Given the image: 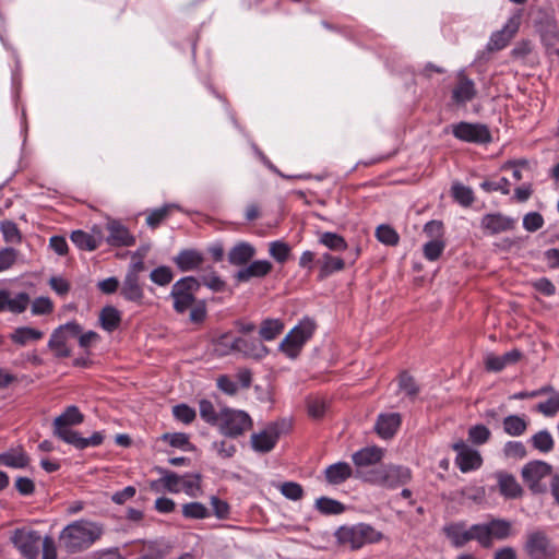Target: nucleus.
Masks as SVG:
<instances>
[{"instance_id": "obj_10", "label": "nucleus", "mask_w": 559, "mask_h": 559, "mask_svg": "<svg viewBox=\"0 0 559 559\" xmlns=\"http://www.w3.org/2000/svg\"><path fill=\"white\" fill-rule=\"evenodd\" d=\"M200 287L201 283L193 276H187L177 281L170 292L175 311L183 313L192 307L195 301V294Z\"/></svg>"}, {"instance_id": "obj_60", "label": "nucleus", "mask_w": 559, "mask_h": 559, "mask_svg": "<svg viewBox=\"0 0 559 559\" xmlns=\"http://www.w3.org/2000/svg\"><path fill=\"white\" fill-rule=\"evenodd\" d=\"M17 260V251L13 248L0 249V273L11 269Z\"/></svg>"}, {"instance_id": "obj_22", "label": "nucleus", "mask_w": 559, "mask_h": 559, "mask_svg": "<svg viewBox=\"0 0 559 559\" xmlns=\"http://www.w3.org/2000/svg\"><path fill=\"white\" fill-rule=\"evenodd\" d=\"M477 94L475 83L463 72L457 74V83L452 91V99L456 104H466Z\"/></svg>"}, {"instance_id": "obj_58", "label": "nucleus", "mask_w": 559, "mask_h": 559, "mask_svg": "<svg viewBox=\"0 0 559 559\" xmlns=\"http://www.w3.org/2000/svg\"><path fill=\"white\" fill-rule=\"evenodd\" d=\"M175 418L183 424H190L195 419V411L187 404H179L173 407Z\"/></svg>"}, {"instance_id": "obj_56", "label": "nucleus", "mask_w": 559, "mask_h": 559, "mask_svg": "<svg viewBox=\"0 0 559 559\" xmlns=\"http://www.w3.org/2000/svg\"><path fill=\"white\" fill-rule=\"evenodd\" d=\"M163 440L167 441L171 447L179 448L182 450H190L192 447L189 442L188 435L183 432H175V433H164Z\"/></svg>"}, {"instance_id": "obj_6", "label": "nucleus", "mask_w": 559, "mask_h": 559, "mask_svg": "<svg viewBox=\"0 0 559 559\" xmlns=\"http://www.w3.org/2000/svg\"><path fill=\"white\" fill-rule=\"evenodd\" d=\"M316 322L309 318L302 319L281 342L280 349L292 359L296 358L302 346L311 338Z\"/></svg>"}, {"instance_id": "obj_25", "label": "nucleus", "mask_w": 559, "mask_h": 559, "mask_svg": "<svg viewBox=\"0 0 559 559\" xmlns=\"http://www.w3.org/2000/svg\"><path fill=\"white\" fill-rule=\"evenodd\" d=\"M401 426L399 413L381 414L376 424L377 433L383 439L392 438Z\"/></svg>"}, {"instance_id": "obj_40", "label": "nucleus", "mask_w": 559, "mask_h": 559, "mask_svg": "<svg viewBox=\"0 0 559 559\" xmlns=\"http://www.w3.org/2000/svg\"><path fill=\"white\" fill-rule=\"evenodd\" d=\"M530 442L535 450L542 453H549L555 447V440L551 433L546 429L534 433Z\"/></svg>"}, {"instance_id": "obj_54", "label": "nucleus", "mask_w": 559, "mask_h": 559, "mask_svg": "<svg viewBox=\"0 0 559 559\" xmlns=\"http://www.w3.org/2000/svg\"><path fill=\"white\" fill-rule=\"evenodd\" d=\"M281 493L293 501H298L304 497L301 485L295 481H285L280 486Z\"/></svg>"}, {"instance_id": "obj_48", "label": "nucleus", "mask_w": 559, "mask_h": 559, "mask_svg": "<svg viewBox=\"0 0 559 559\" xmlns=\"http://www.w3.org/2000/svg\"><path fill=\"white\" fill-rule=\"evenodd\" d=\"M491 437V431L485 425H475L468 429V441L475 445L485 444Z\"/></svg>"}, {"instance_id": "obj_46", "label": "nucleus", "mask_w": 559, "mask_h": 559, "mask_svg": "<svg viewBox=\"0 0 559 559\" xmlns=\"http://www.w3.org/2000/svg\"><path fill=\"white\" fill-rule=\"evenodd\" d=\"M199 411L201 418L206 421L210 425H216L218 424L221 419V412L217 413L215 411V407L213 403L209 400H201L199 402Z\"/></svg>"}, {"instance_id": "obj_50", "label": "nucleus", "mask_w": 559, "mask_h": 559, "mask_svg": "<svg viewBox=\"0 0 559 559\" xmlns=\"http://www.w3.org/2000/svg\"><path fill=\"white\" fill-rule=\"evenodd\" d=\"M452 193L454 199L463 206H469L474 202L473 190L462 183H454Z\"/></svg>"}, {"instance_id": "obj_1", "label": "nucleus", "mask_w": 559, "mask_h": 559, "mask_svg": "<svg viewBox=\"0 0 559 559\" xmlns=\"http://www.w3.org/2000/svg\"><path fill=\"white\" fill-rule=\"evenodd\" d=\"M443 534L455 548H462L472 540L478 543L483 548H491L493 540L508 539L513 534L512 523L509 520L491 518L484 523H476L471 526L466 522H451L443 526Z\"/></svg>"}, {"instance_id": "obj_2", "label": "nucleus", "mask_w": 559, "mask_h": 559, "mask_svg": "<svg viewBox=\"0 0 559 559\" xmlns=\"http://www.w3.org/2000/svg\"><path fill=\"white\" fill-rule=\"evenodd\" d=\"M83 421L84 415L80 412L78 406H67L64 411L53 419V436L79 450L100 445L105 439L103 432L96 431L90 438H83L79 432L71 429V427L81 425Z\"/></svg>"}, {"instance_id": "obj_47", "label": "nucleus", "mask_w": 559, "mask_h": 559, "mask_svg": "<svg viewBox=\"0 0 559 559\" xmlns=\"http://www.w3.org/2000/svg\"><path fill=\"white\" fill-rule=\"evenodd\" d=\"M0 231L2 233L5 242L20 243L22 240L17 225L12 221H2L0 223Z\"/></svg>"}, {"instance_id": "obj_38", "label": "nucleus", "mask_w": 559, "mask_h": 559, "mask_svg": "<svg viewBox=\"0 0 559 559\" xmlns=\"http://www.w3.org/2000/svg\"><path fill=\"white\" fill-rule=\"evenodd\" d=\"M320 263V278H325L332 273L342 271L345 267V262L338 257L324 253L319 260Z\"/></svg>"}, {"instance_id": "obj_3", "label": "nucleus", "mask_w": 559, "mask_h": 559, "mask_svg": "<svg viewBox=\"0 0 559 559\" xmlns=\"http://www.w3.org/2000/svg\"><path fill=\"white\" fill-rule=\"evenodd\" d=\"M105 533L104 524L81 519L68 524L59 535L61 547L69 554L91 548Z\"/></svg>"}, {"instance_id": "obj_59", "label": "nucleus", "mask_w": 559, "mask_h": 559, "mask_svg": "<svg viewBox=\"0 0 559 559\" xmlns=\"http://www.w3.org/2000/svg\"><path fill=\"white\" fill-rule=\"evenodd\" d=\"M308 414L313 419H320L326 411V403L323 399L312 397L307 402Z\"/></svg>"}, {"instance_id": "obj_21", "label": "nucleus", "mask_w": 559, "mask_h": 559, "mask_svg": "<svg viewBox=\"0 0 559 559\" xmlns=\"http://www.w3.org/2000/svg\"><path fill=\"white\" fill-rule=\"evenodd\" d=\"M103 239V233L97 227H94L91 234L83 230H74L71 234L72 242L81 250L93 251L102 245Z\"/></svg>"}, {"instance_id": "obj_43", "label": "nucleus", "mask_w": 559, "mask_h": 559, "mask_svg": "<svg viewBox=\"0 0 559 559\" xmlns=\"http://www.w3.org/2000/svg\"><path fill=\"white\" fill-rule=\"evenodd\" d=\"M376 238L385 246H396L400 241L397 231L390 225H380L376 229Z\"/></svg>"}, {"instance_id": "obj_27", "label": "nucleus", "mask_w": 559, "mask_h": 559, "mask_svg": "<svg viewBox=\"0 0 559 559\" xmlns=\"http://www.w3.org/2000/svg\"><path fill=\"white\" fill-rule=\"evenodd\" d=\"M29 464V456L22 448H13L0 454V465L11 468H25Z\"/></svg>"}, {"instance_id": "obj_7", "label": "nucleus", "mask_w": 559, "mask_h": 559, "mask_svg": "<svg viewBox=\"0 0 559 559\" xmlns=\"http://www.w3.org/2000/svg\"><path fill=\"white\" fill-rule=\"evenodd\" d=\"M289 427L290 425L286 419L269 423L263 430L251 435L250 443L252 449L259 453L271 452L280 437L287 432Z\"/></svg>"}, {"instance_id": "obj_16", "label": "nucleus", "mask_w": 559, "mask_h": 559, "mask_svg": "<svg viewBox=\"0 0 559 559\" xmlns=\"http://www.w3.org/2000/svg\"><path fill=\"white\" fill-rule=\"evenodd\" d=\"M452 449L456 452L455 464L462 473H468L481 466L480 453L469 448L463 440L453 443Z\"/></svg>"}, {"instance_id": "obj_41", "label": "nucleus", "mask_w": 559, "mask_h": 559, "mask_svg": "<svg viewBox=\"0 0 559 559\" xmlns=\"http://www.w3.org/2000/svg\"><path fill=\"white\" fill-rule=\"evenodd\" d=\"M177 204H165L162 207L152 210L146 216V224L148 227L157 228L174 210H178Z\"/></svg>"}, {"instance_id": "obj_24", "label": "nucleus", "mask_w": 559, "mask_h": 559, "mask_svg": "<svg viewBox=\"0 0 559 559\" xmlns=\"http://www.w3.org/2000/svg\"><path fill=\"white\" fill-rule=\"evenodd\" d=\"M237 353L246 358L260 360L269 354V348L261 341L238 337Z\"/></svg>"}, {"instance_id": "obj_29", "label": "nucleus", "mask_w": 559, "mask_h": 559, "mask_svg": "<svg viewBox=\"0 0 559 559\" xmlns=\"http://www.w3.org/2000/svg\"><path fill=\"white\" fill-rule=\"evenodd\" d=\"M98 321L103 330L111 333L120 326L122 314L116 307L106 306L100 310Z\"/></svg>"}, {"instance_id": "obj_55", "label": "nucleus", "mask_w": 559, "mask_h": 559, "mask_svg": "<svg viewBox=\"0 0 559 559\" xmlns=\"http://www.w3.org/2000/svg\"><path fill=\"white\" fill-rule=\"evenodd\" d=\"M503 454L508 459L522 460L527 455V451L522 442L508 441L503 447Z\"/></svg>"}, {"instance_id": "obj_34", "label": "nucleus", "mask_w": 559, "mask_h": 559, "mask_svg": "<svg viewBox=\"0 0 559 559\" xmlns=\"http://www.w3.org/2000/svg\"><path fill=\"white\" fill-rule=\"evenodd\" d=\"M383 451L380 448L371 447L361 449L353 454V461L356 466L364 467L377 464L381 461Z\"/></svg>"}, {"instance_id": "obj_4", "label": "nucleus", "mask_w": 559, "mask_h": 559, "mask_svg": "<svg viewBox=\"0 0 559 559\" xmlns=\"http://www.w3.org/2000/svg\"><path fill=\"white\" fill-rule=\"evenodd\" d=\"M335 537L340 545L357 550L367 544L380 542L383 538V534L370 524L358 523L338 527L335 532Z\"/></svg>"}, {"instance_id": "obj_33", "label": "nucleus", "mask_w": 559, "mask_h": 559, "mask_svg": "<svg viewBox=\"0 0 559 559\" xmlns=\"http://www.w3.org/2000/svg\"><path fill=\"white\" fill-rule=\"evenodd\" d=\"M68 335L62 333L61 329H56L48 341V348L57 358H66L71 355V349L67 345Z\"/></svg>"}, {"instance_id": "obj_28", "label": "nucleus", "mask_w": 559, "mask_h": 559, "mask_svg": "<svg viewBox=\"0 0 559 559\" xmlns=\"http://www.w3.org/2000/svg\"><path fill=\"white\" fill-rule=\"evenodd\" d=\"M324 475L329 484L340 485L353 475V469L348 463L337 462L329 465L324 471Z\"/></svg>"}, {"instance_id": "obj_20", "label": "nucleus", "mask_w": 559, "mask_h": 559, "mask_svg": "<svg viewBox=\"0 0 559 559\" xmlns=\"http://www.w3.org/2000/svg\"><path fill=\"white\" fill-rule=\"evenodd\" d=\"M29 304V296L26 293H19L14 296L7 290H0V312L10 311L21 313L26 310Z\"/></svg>"}, {"instance_id": "obj_52", "label": "nucleus", "mask_w": 559, "mask_h": 559, "mask_svg": "<svg viewBox=\"0 0 559 559\" xmlns=\"http://www.w3.org/2000/svg\"><path fill=\"white\" fill-rule=\"evenodd\" d=\"M445 243L442 239H431L424 246V257L429 261H436L442 254Z\"/></svg>"}, {"instance_id": "obj_9", "label": "nucleus", "mask_w": 559, "mask_h": 559, "mask_svg": "<svg viewBox=\"0 0 559 559\" xmlns=\"http://www.w3.org/2000/svg\"><path fill=\"white\" fill-rule=\"evenodd\" d=\"M217 426L224 436L237 438L252 427V419L243 411L224 408L221 411Z\"/></svg>"}, {"instance_id": "obj_23", "label": "nucleus", "mask_w": 559, "mask_h": 559, "mask_svg": "<svg viewBox=\"0 0 559 559\" xmlns=\"http://www.w3.org/2000/svg\"><path fill=\"white\" fill-rule=\"evenodd\" d=\"M521 357L522 353L519 349H512L502 356L488 354L485 358V366L489 371L499 372L507 366L516 364Z\"/></svg>"}, {"instance_id": "obj_32", "label": "nucleus", "mask_w": 559, "mask_h": 559, "mask_svg": "<svg viewBox=\"0 0 559 559\" xmlns=\"http://www.w3.org/2000/svg\"><path fill=\"white\" fill-rule=\"evenodd\" d=\"M498 484L500 493L508 499H516L523 493L521 485L510 474H499Z\"/></svg>"}, {"instance_id": "obj_42", "label": "nucleus", "mask_w": 559, "mask_h": 559, "mask_svg": "<svg viewBox=\"0 0 559 559\" xmlns=\"http://www.w3.org/2000/svg\"><path fill=\"white\" fill-rule=\"evenodd\" d=\"M317 510L326 515L331 514H341L344 512L345 508L342 502L334 500L329 497H320L316 500Z\"/></svg>"}, {"instance_id": "obj_63", "label": "nucleus", "mask_w": 559, "mask_h": 559, "mask_svg": "<svg viewBox=\"0 0 559 559\" xmlns=\"http://www.w3.org/2000/svg\"><path fill=\"white\" fill-rule=\"evenodd\" d=\"M480 188L486 192L500 191L502 194L510 193V182L507 178H501L499 181H483Z\"/></svg>"}, {"instance_id": "obj_31", "label": "nucleus", "mask_w": 559, "mask_h": 559, "mask_svg": "<svg viewBox=\"0 0 559 559\" xmlns=\"http://www.w3.org/2000/svg\"><path fill=\"white\" fill-rule=\"evenodd\" d=\"M255 254V249L248 242H239L228 252V261L233 265H246Z\"/></svg>"}, {"instance_id": "obj_57", "label": "nucleus", "mask_w": 559, "mask_h": 559, "mask_svg": "<svg viewBox=\"0 0 559 559\" xmlns=\"http://www.w3.org/2000/svg\"><path fill=\"white\" fill-rule=\"evenodd\" d=\"M173 272L168 266H158L150 274L151 281L159 286L169 284L173 281Z\"/></svg>"}, {"instance_id": "obj_49", "label": "nucleus", "mask_w": 559, "mask_h": 559, "mask_svg": "<svg viewBox=\"0 0 559 559\" xmlns=\"http://www.w3.org/2000/svg\"><path fill=\"white\" fill-rule=\"evenodd\" d=\"M182 514L188 519H205L210 515L207 508L201 502H190L182 506Z\"/></svg>"}, {"instance_id": "obj_15", "label": "nucleus", "mask_w": 559, "mask_h": 559, "mask_svg": "<svg viewBox=\"0 0 559 559\" xmlns=\"http://www.w3.org/2000/svg\"><path fill=\"white\" fill-rule=\"evenodd\" d=\"M521 475L533 492L540 493L544 488L539 481L551 475V466L543 461H532L523 466Z\"/></svg>"}, {"instance_id": "obj_19", "label": "nucleus", "mask_w": 559, "mask_h": 559, "mask_svg": "<svg viewBox=\"0 0 559 559\" xmlns=\"http://www.w3.org/2000/svg\"><path fill=\"white\" fill-rule=\"evenodd\" d=\"M272 263L267 260H255L249 265L240 269L234 275L238 283H246L252 278H262L272 271Z\"/></svg>"}, {"instance_id": "obj_14", "label": "nucleus", "mask_w": 559, "mask_h": 559, "mask_svg": "<svg viewBox=\"0 0 559 559\" xmlns=\"http://www.w3.org/2000/svg\"><path fill=\"white\" fill-rule=\"evenodd\" d=\"M521 19L522 12L518 11L507 21L502 29L492 33L487 44V49L489 51H498L507 47L520 28Z\"/></svg>"}, {"instance_id": "obj_53", "label": "nucleus", "mask_w": 559, "mask_h": 559, "mask_svg": "<svg viewBox=\"0 0 559 559\" xmlns=\"http://www.w3.org/2000/svg\"><path fill=\"white\" fill-rule=\"evenodd\" d=\"M269 252L277 262L284 263L290 254V247L284 241L276 240L270 243Z\"/></svg>"}, {"instance_id": "obj_18", "label": "nucleus", "mask_w": 559, "mask_h": 559, "mask_svg": "<svg viewBox=\"0 0 559 559\" xmlns=\"http://www.w3.org/2000/svg\"><path fill=\"white\" fill-rule=\"evenodd\" d=\"M515 219L501 213L486 214L480 221V227L489 235H497L514 228Z\"/></svg>"}, {"instance_id": "obj_37", "label": "nucleus", "mask_w": 559, "mask_h": 559, "mask_svg": "<svg viewBox=\"0 0 559 559\" xmlns=\"http://www.w3.org/2000/svg\"><path fill=\"white\" fill-rule=\"evenodd\" d=\"M503 431L511 437H520L525 433L528 427L527 420L523 416L509 415L502 421Z\"/></svg>"}, {"instance_id": "obj_39", "label": "nucleus", "mask_w": 559, "mask_h": 559, "mask_svg": "<svg viewBox=\"0 0 559 559\" xmlns=\"http://www.w3.org/2000/svg\"><path fill=\"white\" fill-rule=\"evenodd\" d=\"M284 330V323L280 319H265L261 322L259 334L263 341L275 340Z\"/></svg>"}, {"instance_id": "obj_64", "label": "nucleus", "mask_w": 559, "mask_h": 559, "mask_svg": "<svg viewBox=\"0 0 559 559\" xmlns=\"http://www.w3.org/2000/svg\"><path fill=\"white\" fill-rule=\"evenodd\" d=\"M544 225L543 216L537 212L527 213L523 218V227L527 231H536L540 229Z\"/></svg>"}, {"instance_id": "obj_26", "label": "nucleus", "mask_w": 559, "mask_h": 559, "mask_svg": "<svg viewBox=\"0 0 559 559\" xmlns=\"http://www.w3.org/2000/svg\"><path fill=\"white\" fill-rule=\"evenodd\" d=\"M204 261L202 253L197 250H182L175 257L174 262L182 272H189L198 269Z\"/></svg>"}, {"instance_id": "obj_5", "label": "nucleus", "mask_w": 559, "mask_h": 559, "mask_svg": "<svg viewBox=\"0 0 559 559\" xmlns=\"http://www.w3.org/2000/svg\"><path fill=\"white\" fill-rule=\"evenodd\" d=\"M144 271L145 263L142 257L138 253H134L120 287V295L126 300L135 304L142 302L144 298V283L142 282L141 274Z\"/></svg>"}, {"instance_id": "obj_12", "label": "nucleus", "mask_w": 559, "mask_h": 559, "mask_svg": "<svg viewBox=\"0 0 559 559\" xmlns=\"http://www.w3.org/2000/svg\"><path fill=\"white\" fill-rule=\"evenodd\" d=\"M453 135L464 142L485 144L491 141L487 126L481 123L460 122L451 126Z\"/></svg>"}, {"instance_id": "obj_61", "label": "nucleus", "mask_w": 559, "mask_h": 559, "mask_svg": "<svg viewBox=\"0 0 559 559\" xmlns=\"http://www.w3.org/2000/svg\"><path fill=\"white\" fill-rule=\"evenodd\" d=\"M399 386L402 391L405 392L406 395L411 397L416 396L419 392L418 385L416 384L414 378L407 372H403L400 376Z\"/></svg>"}, {"instance_id": "obj_11", "label": "nucleus", "mask_w": 559, "mask_h": 559, "mask_svg": "<svg viewBox=\"0 0 559 559\" xmlns=\"http://www.w3.org/2000/svg\"><path fill=\"white\" fill-rule=\"evenodd\" d=\"M11 540L23 557L37 559L41 542V536L38 532L28 528H17L13 532Z\"/></svg>"}, {"instance_id": "obj_36", "label": "nucleus", "mask_w": 559, "mask_h": 559, "mask_svg": "<svg viewBox=\"0 0 559 559\" xmlns=\"http://www.w3.org/2000/svg\"><path fill=\"white\" fill-rule=\"evenodd\" d=\"M164 476L151 483V489L158 490V485L162 484L166 490L169 492L178 493L181 491V480L182 477L177 475L176 473L164 471L162 468L158 469Z\"/></svg>"}, {"instance_id": "obj_17", "label": "nucleus", "mask_w": 559, "mask_h": 559, "mask_svg": "<svg viewBox=\"0 0 559 559\" xmlns=\"http://www.w3.org/2000/svg\"><path fill=\"white\" fill-rule=\"evenodd\" d=\"M106 229L108 231L106 241L112 247H130L135 243V237L118 221H109Z\"/></svg>"}, {"instance_id": "obj_45", "label": "nucleus", "mask_w": 559, "mask_h": 559, "mask_svg": "<svg viewBox=\"0 0 559 559\" xmlns=\"http://www.w3.org/2000/svg\"><path fill=\"white\" fill-rule=\"evenodd\" d=\"M540 37L544 45L548 49H552L558 52L557 43L559 38V33L557 25L552 22H548L540 31Z\"/></svg>"}, {"instance_id": "obj_44", "label": "nucleus", "mask_w": 559, "mask_h": 559, "mask_svg": "<svg viewBox=\"0 0 559 559\" xmlns=\"http://www.w3.org/2000/svg\"><path fill=\"white\" fill-rule=\"evenodd\" d=\"M319 241L330 250L344 251L347 249L345 239L335 233L325 231L321 234Z\"/></svg>"}, {"instance_id": "obj_8", "label": "nucleus", "mask_w": 559, "mask_h": 559, "mask_svg": "<svg viewBox=\"0 0 559 559\" xmlns=\"http://www.w3.org/2000/svg\"><path fill=\"white\" fill-rule=\"evenodd\" d=\"M523 550L528 559L557 558V550L543 530H535L526 534Z\"/></svg>"}, {"instance_id": "obj_35", "label": "nucleus", "mask_w": 559, "mask_h": 559, "mask_svg": "<svg viewBox=\"0 0 559 559\" xmlns=\"http://www.w3.org/2000/svg\"><path fill=\"white\" fill-rule=\"evenodd\" d=\"M238 337L233 336L230 332H226L213 340V349L217 356H227L237 352Z\"/></svg>"}, {"instance_id": "obj_62", "label": "nucleus", "mask_w": 559, "mask_h": 559, "mask_svg": "<svg viewBox=\"0 0 559 559\" xmlns=\"http://www.w3.org/2000/svg\"><path fill=\"white\" fill-rule=\"evenodd\" d=\"M212 448L222 459H230L237 451L236 445L227 440L215 441L212 443Z\"/></svg>"}, {"instance_id": "obj_30", "label": "nucleus", "mask_w": 559, "mask_h": 559, "mask_svg": "<svg viewBox=\"0 0 559 559\" xmlns=\"http://www.w3.org/2000/svg\"><path fill=\"white\" fill-rule=\"evenodd\" d=\"M9 337L14 344L26 346L29 343L41 340L44 332L31 326H19L13 330Z\"/></svg>"}, {"instance_id": "obj_51", "label": "nucleus", "mask_w": 559, "mask_h": 559, "mask_svg": "<svg viewBox=\"0 0 559 559\" xmlns=\"http://www.w3.org/2000/svg\"><path fill=\"white\" fill-rule=\"evenodd\" d=\"M535 411L546 417H554L559 412V393H555L547 401L536 404Z\"/></svg>"}, {"instance_id": "obj_13", "label": "nucleus", "mask_w": 559, "mask_h": 559, "mask_svg": "<svg viewBox=\"0 0 559 559\" xmlns=\"http://www.w3.org/2000/svg\"><path fill=\"white\" fill-rule=\"evenodd\" d=\"M411 469L404 466H386L373 472L370 480L385 486L388 488H396L405 485L411 480Z\"/></svg>"}]
</instances>
